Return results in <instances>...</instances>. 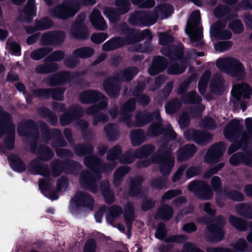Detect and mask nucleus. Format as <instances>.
<instances>
[{"label":"nucleus","mask_w":252,"mask_h":252,"mask_svg":"<svg viewBox=\"0 0 252 252\" xmlns=\"http://www.w3.org/2000/svg\"><path fill=\"white\" fill-rule=\"evenodd\" d=\"M200 21V12L195 10L192 12L189 17L186 32L189 34L190 40L195 46H199L203 37L202 29L198 27Z\"/></svg>","instance_id":"nucleus-2"},{"label":"nucleus","mask_w":252,"mask_h":252,"mask_svg":"<svg viewBox=\"0 0 252 252\" xmlns=\"http://www.w3.org/2000/svg\"><path fill=\"white\" fill-rule=\"evenodd\" d=\"M185 69L184 66H179L177 64L170 66L168 69V73L170 74H177L182 73Z\"/></svg>","instance_id":"nucleus-41"},{"label":"nucleus","mask_w":252,"mask_h":252,"mask_svg":"<svg viewBox=\"0 0 252 252\" xmlns=\"http://www.w3.org/2000/svg\"><path fill=\"white\" fill-rule=\"evenodd\" d=\"M186 167L185 166H181V167H180L178 171H177V172L176 173V174H175V175L173 177V181L174 182H176L178 180H179L180 178H181V177L184 172V171L185 170Z\"/></svg>","instance_id":"nucleus-59"},{"label":"nucleus","mask_w":252,"mask_h":252,"mask_svg":"<svg viewBox=\"0 0 252 252\" xmlns=\"http://www.w3.org/2000/svg\"><path fill=\"white\" fill-rule=\"evenodd\" d=\"M216 65L220 70L232 76L242 74L244 71L242 63L233 58L219 59L216 62Z\"/></svg>","instance_id":"nucleus-3"},{"label":"nucleus","mask_w":252,"mask_h":252,"mask_svg":"<svg viewBox=\"0 0 252 252\" xmlns=\"http://www.w3.org/2000/svg\"><path fill=\"white\" fill-rule=\"evenodd\" d=\"M49 49H39L33 51L31 55L32 58L34 60H39L42 58L46 53L49 52Z\"/></svg>","instance_id":"nucleus-42"},{"label":"nucleus","mask_w":252,"mask_h":252,"mask_svg":"<svg viewBox=\"0 0 252 252\" xmlns=\"http://www.w3.org/2000/svg\"><path fill=\"white\" fill-rule=\"evenodd\" d=\"M121 153V149L119 147H114L109 151L108 154V158L111 160L115 159Z\"/></svg>","instance_id":"nucleus-48"},{"label":"nucleus","mask_w":252,"mask_h":252,"mask_svg":"<svg viewBox=\"0 0 252 252\" xmlns=\"http://www.w3.org/2000/svg\"><path fill=\"white\" fill-rule=\"evenodd\" d=\"M200 187V183L198 182H193L189 185L188 189L189 191L193 192L196 195L200 198L204 199H209L212 196V192L211 189H209L208 187L204 188L202 190L203 194L200 195L197 191Z\"/></svg>","instance_id":"nucleus-12"},{"label":"nucleus","mask_w":252,"mask_h":252,"mask_svg":"<svg viewBox=\"0 0 252 252\" xmlns=\"http://www.w3.org/2000/svg\"><path fill=\"white\" fill-rule=\"evenodd\" d=\"M232 46V43L229 41H220L215 44L214 47L216 51L222 52L229 49Z\"/></svg>","instance_id":"nucleus-31"},{"label":"nucleus","mask_w":252,"mask_h":252,"mask_svg":"<svg viewBox=\"0 0 252 252\" xmlns=\"http://www.w3.org/2000/svg\"><path fill=\"white\" fill-rule=\"evenodd\" d=\"M241 129L239 121L237 120H232L225 128L224 135L226 138L232 141L237 136L238 132Z\"/></svg>","instance_id":"nucleus-11"},{"label":"nucleus","mask_w":252,"mask_h":252,"mask_svg":"<svg viewBox=\"0 0 252 252\" xmlns=\"http://www.w3.org/2000/svg\"><path fill=\"white\" fill-rule=\"evenodd\" d=\"M131 43L132 41L129 39L124 40L121 38H116L106 42L103 46V49L104 50H111Z\"/></svg>","instance_id":"nucleus-15"},{"label":"nucleus","mask_w":252,"mask_h":252,"mask_svg":"<svg viewBox=\"0 0 252 252\" xmlns=\"http://www.w3.org/2000/svg\"><path fill=\"white\" fill-rule=\"evenodd\" d=\"M52 25V22L48 19H44L36 23L35 28L37 30H43L50 28Z\"/></svg>","instance_id":"nucleus-33"},{"label":"nucleus","mask_w":252,"mask_h":252,"mask_svg":"<svg viewBox=\"0 0 252 252\" xmlns=\"http://www.w3.org/2000/svg\"><path fill=\"white\" fill-rule=\"evenodd\" d=\"M231 164L236 165L242 162L245 164H252V154L247 153L245 155L240 154L233 155L230 159Z\"/></svg>","instance_id":"nucleus-16"},{"label":"nucleus","mask_w":252,"mask_h":252,"mask_svg":"<svg viewBox=\"0 0 252 252\" xmlns=\"http://www.w3.org/2000/svg\"><path fill=\"white\" fill-rule=\"evenodd\" d=\"M104 13L111 22H115L118 19L117 12L110 8L106 9Z\"/></svg>","instance_id":"nucleus-39"},{"label":"nucleus","mask_w":252,"mask_h":252,"mask_svg":"<svg viewBox=\"0 0 252 252\" xmlns=\"http://www.w3.org/2000/svg\"><path fill=\"white\" fill-rule=\"evenodd\" d=\"M93 204L94 200L90 195L83 192H78L70 201L69 209L72 213L83 207H86L87 210H91Z\"/></svg>","instance_id":"nucleus-4"},{"label":"nucleus","mask_w":252,"mask_h":252,"mask_svg":"<svg viewBox=\"0 0 252 252\" xmlns=\"http://www.w3.org/2000/svg\"><path fill=\"white\" fill-rule=\"evenodd\" d=\"M173 40L172 36L168 34L161 33L159 35V42L162 45L166 44L168 42Z\"/></svg>","instance_id":"nucleus-50"},{"label":"nucleus","mask_w":252,"mask_h":252,"mask_svg":"<svg viewBox=\"0 0 252 252\" xmlns=\"http://www.w3.org/2000/svg\"><path fill=\"white\" fill-rule=\"evenodd\" d=\"M9 160L10 166L14 170L17 172H22L25 170V166L19 158L10 157Z\"/></svg>","instance_id":"nucleus-23"},{"label":"nucleus","mask_w":252,"mask_h":252,"mask_svg":"<svg viewBox=\"0 0 252 252\" xmlns=\"http://www.w3.org/2000/svg\"><path fill=\"white\" fill-rule=\"evenodd\" d=\"M245 123L247 131L243 134L242 142L252 144V118H247Z\"/></svg>","instance_id":"nucleus-20"},{"label":"nucleus","mask_w":252,"mask_h":252,"mask_svg":"<svg viewBox=\"0 0 252 252\" xmlns=\"http://www.w3.org/2000/svg\"><path fill=\"white\" fill-rule=\"evenodd\" d=\"M223 164L222 163H220V164H219L218 167L210 169L205 174L204 177L206 178L210 177L212 174H215L217 171H218L220 168H221L223 167Z\"/></svg>","instance_id":"nucleus-58"},{"label":"nucleus","mask_w":252,"mask_h":252,"mask_svg":"<svg viewBox=\"0 0 252 252\" xmlns=\"http://www.w3.org/2000/svg\"><path fill=\"white\" fill-rule=\"evenodd\" d=\"M154 150L153 147L152 146H146L143 147L141 149L138 150L135 156L138 158H141L143 156H145L152 152Z\"/></svg>","instance_id":"nucleus-37"},{"label":"nucleus","mask_w":252,"mask_h":252,"mask_svg":"<svg viewBox=\"0 0 252 252\" xmlns=\"http://www.w3.org/2000/svg\"><path fill=\"white\" fill-rule=\"evenodd\" d=\"M166 62L164 59L161 57H157L154 59L152 66L149 68V73L151 75H155L162 71L166 66Z\"/></svg>","instance_id":"nucleus-13"},{"label":"nucleus","mask_w":252,"mask_h":252,"mask_svg":"<svg viewBox=\"0 0 252 252\" xmlns=\"http://www.w3.org/2000/svg\"><path fill=\"white\" fill-rule=\"evenodd\" d=\"M181 193L180 190H170L166 192L163 196V199H170L174 196Z\"/></svg>","instance_id":"nucleus-54"},{"label":"nucleus","mask_w":252,"mask_h":252,"mask_svg":"<svg viewBox=\"0 0 252 252\" xmlns=\"http://www.w3.org/2000/svg\"><path fill=\"white\" fill-rule=\"evenodd\" d=\"M81 101L85 103H90L97 99H102L101 108L106 106V103L105 98L101 94L93 91H88L84 92L80 95Z\"/></svg>","instance_id":"nucleus-7"},{"label":"nucleus","mask_w":252,"mask_h":252,"mask_svg":"<svg viewBox=\"0 0 252 252\" xmlns=\"http://www.w3.org/2000/svg\"><path fill=\"white\" fill-rule=\"evenodd\" d=\"M211 184L214 189L218 191L220 187V178L218 177H214L212 179Z\"/></svg>","instance_id":"nucleus-55"},{"label":"nucleus","mask_w":252,"mask_h":252,"mask_svg":"<svg viewBox=\"0 0 252 252\" xmlns=\"http://www.w3.org/2000/svg\"><path fill=\"white\" fill-rule=\"evenodd\" d=\"M149 116L146 115L143 113L137 115L136 117V125L138 126H140L146 124L148 122L147 119H149Z\"/></svg>","instance_id":"nucleus-46"},{"label":"nucleus","mask_w":252,"mask_h":252,"mask_svg":"<svg viewBox=\"0 0 252 252\" xmlns=\"http://www.w3.org/2000/svg\"><path fill=\"white\" fill-rule=\"evenodd\" d=\"M229 26L230 29L236 33H239L241 32L243 30L242 23L239 20L232 22Z\"/></svg>","instance_id":"nucleus-47"},{"label":"nucleus","mask_w":252,"mask_h":252,"mask_svg":"<svg viewBox=\"0 0 252 252\" xmlns=\"http://www.w3.org/2000/svg\"><path fill=\"white\" fill-rule=\"evenodd\" d=\"M107 38V35L104 33L94 34L91 37L92 40L95 43H100Z\"/></svg>","instance_id":"nucleus-43"},{"label":"nucleus","mask_w":252,"mask_h":252,"mask_svg":"<svg viewBox=\"0 0 252 252\" xmlns=\"http://www.w3.org/2000/svg\"><path fill=\"white\" fill-rule=\"evenodd\" d=\"M131 139L133 145H138L144 141V134L140 130L132 131L131 133Z\"/></svg>","instance_id":"nucleus-27"},{"label":"nucleus","mask_w":252,"mask_h":252,"mask_svg":"<svg viewBox=\"0 0 252 252\" xmlns=\"http://www.w3.org/2000/svg\"><path fill=\"white\" fill-rule=\"evenodd\" d=\"M78 9H73L71 6L61 5L56 7L53 11V16L62 19L72 17L77 12Z\"/></svg>","instance_id":"nucleus-8"},{"label":"nucleus","mask_w":252,"mask_h":252,"mask_svg":"<svg viewBox=\"0 0 252 252\" xmlns=\"http://www.w3.org/2000/svg\"><path fill=\"white\" fill-rule=\"evenodd\" d=\"M173 211L168 206H162L158 211V216L163 220H169L172 216Z\"/></svg>","instance_id":"nucleus-24"},{"label":"nucleus","mask_w":252,"mask_h":252,"mask_svg":"<svg viewBox=\"0 0 252 252\" xmlns=\"http://www.w3.org/2000/svg\"><path fill=\"white\" fill-rule=\"evenodd\" d=\"M225 26L223 22H218L213 25L210 29L212 36H219L221 39H228L231 36V33L228 30L222 31Z\"/></svg>","instance_id":"nucleus-9"},{"label":"nucleus","mask_w":252,"mask_h":252,"mask_svg":"<svg viewBox=\"0 0 252 252\" xmlns=\"http://www.w3.org/2000/svg\"><path fill=\"white\" fill-rule=\"evenodd\" d=\"M174 164V158L171 156L164 157L160 161V169L161 173L164 174H169Z\"/></svg>","instance_id":"nucleus-17"},{"label":"nucleus","mask_w":252,"mask_h":252,"mask_svg":"<svg viewBox=\"0 0 252 252\" xmlns=\"http://www.w3.org/2000/svg\"><path fill=\"white\" fill-rule=\"evenodd\" d=\"M211 72L209 71H206L201 77L198 84V89L200 93L203 94L206 88L208 80L210 77Z\"/></svg>","instance_id":"nucleus-26"},{"label":"nucleus","mask_w":252,"mask_h":252,"mask_svg":"<svg viewBox=\"0 0 252 252\" xmlns=\"http://www.w3.org/2000/svg\"><path fill=\"white\" fill-rule=\"evenodd\" d=\"M165 235V230L164 225L162 224H160L156 231V237L159 239H162L164 238Z\"/></svg>","instance_id":"nucleus-51"},{"label":"nucleus","mask_w":252,"mask_h":252,"mask_svg":"<svg viewBox=\"0 0 252 252\" xmlns=\"http://www.w3.org/2000/svg\"><path fill=\"white\" fill-rule=\"evenodd\" d=\"M225 147L223 143L213 146L207 153L205 159L208 162L217 161L225 151Z\"/></svg>","instance_id":"nucleus-6"},{"label":"nucleus","mask_w":252,"mask_h":252,"mask_svg":"<svg viewBox=\"0 0 252 252\" xmlns=\"http://www.w3.org/2000/svg\"><path fill=\"white\" fill-rule=\"evenodd\" d=\"M228 196L231 199L236 201H241L244 198V196L241 193L237 191L231 192Z\"/></svg>","instance_id":"nucleus-53"},{"label":"nucleus","mask_w":252,"mask_h":252,"mask_svg":"<svg viewBox=\"0 0 252 252\" xmlns=\"http://www.w3.org/2000/svg\"><path fill=\"white\" fill-rule=\"evenodd\" d=\"M122 213V209L118 206H113L111 208L110 212L106 217L107 221L112 223L114 220Z\"/></svg>","instance_id":"nucleus-25"},{"label":"nucleus","mask_w":252,"mask_h":252,"mask_svg":"<svg viewBox=\"0 0 252 252\" xmlns=\"http://www.w3.org/2000/svg\"><path fill=\"white\" fill-rule=\"evenodd\" d=\"M196 152V148L193 145H187L180 150L178 153V159L184 160L191 156Z\"/></svg>","instance_id":"nucleus-19"},{"label":"nucleus","mask_w":252,"mask_h":252,"mask_svg":"<svg viewBox=\"0 0 252 252\" xmlns=\"http://www.w3.org/2000/svg\"><path fill=\"white\" fill-rule=\"evenodd\" d=\"M166 111L168 113H172L175 111L174 101L169 102L165 107Z\"/></svg>","instance_id":"nucleus-63"},{"label":"nucleus","mask_w":252,"mask_h":252,"mask_svg":"<svg viewBox=\"0 0 252 252\" xmlns=\"http://www.w3.org/2000/svg\"><path fill=\"white\" fill-rule=\"evenodd\" d=\"M6 48L12 51V54L16 56L20 55V47L19 45L15 42H7Z\"/></svg>","instance_id":"nucleus-44"},{"label":"nucleus","mask_w":252,"mask_h":252,"mask_svg":"<svg viewBox=\"0 0 252 252\" xmlns=\"http://www.w3.org/2000/svg\"><path fill=\"white\" fill-rule=\"evenodd\" d=\"M183 228L187 232H191L196 229V227L194 223H189L184 225Z\"/></svg>","instance_id":"nucleus-61"},{"label":"nucleus","mask_w":252,"mask_h":252,"mask_svg":"<svg viewBox=\"0 0 252 252\" xmlns=\"http://www.w3.org/2000/svg\"><path fill=\"white\" fill-rule=\"evenodd\" d=\"M63 57V54L61 51L55 52L52 54V59L54 61H59Z\"/></svg>","instance_id":"nucleus-62"},{"label":"nucleus","mask_w":252,"mask_h":252,"mask_svg":"<svg viewBox=\"0 0 252 252\" xmlns=\"http://www.w3.org/2000/svg\"><path fill=\"white\" fill-rule=\"evenodd\" d=\"M232 95L237 100H239L241 97L249 98L252 94V90L246 84H239L234 86L231 91Z\"/></svg>","instance_id":"nucleus-10"},{"label":"nucleus","mask_w":252,"mask_h":252,"mask_svg":"<svg viewBox=\"0 0 252 252\" xmlns=\"http://www.w3.org/2000/svg\"><path fill=\"white\" fill-rule=\"evenodd\" d=\"M116 4L118 6V13L120 14H124L129 10V3L127 0H118Z\"/></svg>","instance_id":"nucleus-30"},{"label":"nucleus","mask_w":252,"mask_h":252,"mask_svg":"<svg viewBox=\"0 0 252 252\" xmlns=\"http://www.w3.org/2000/svg\"><path fill=\"white\" fill-rule=\"evenodd\" d=\"M227 11V9L222 6L218 7L214 11L215 15L217 17H220Z\"/></svg>","instance_id":"nucleus-57"},{"label":"nucleus","mask_w":252,"mask_h":252,"mask_svg":"<svg viewBox=\"0 0 252 252\" xmlns=\"http://www.w3.org/2000/svg\"><path fill=\"white\" fill-rule=\"evenodd\" d=\"M94 54V50L90 48H81L74 51V54L77 57L87 58Z\"/></svg>","instance_id":"nucleus-28"},{"label":"nucleus","mask_w":252,"mask_h":252,"mask_svg":"<svg viewBox=\"0 0 252 252\" xmlns=\"http://www.w3.org/2000/svg\"><path fill=\"white\" fill-rule=\"evenodd\" d=\"M201 100V98L196 95V92H192L189 93L186 96V98L184 99V101L186 103H198L200 102Z\"/></svg>","instance_id":"nucleus-35"},{"label":"nucleus","mask_w":252,"mask_h":252,"mask_svg":"<svg viewBox=\"0 0 252 252\" xmlns=\"http://www.w3.org/2000/svg\"><path fill=\"white\" fill-rule=\"evenodd\" d=\"M95 243L94 240L88 241L85 244L84 252H95Z\"/></svg>","instance_id":"nucleus-49"},{"label":"nucleus","mask_w":252,"mask_h":252,"mask_svg":"<svg viewBox=\"0 0 252 252\" xmlns=\"http://www.w3.org/2000/svg\"><path fill=\"white\" fill-rule=\"evenodd\" d=\"M198 174V170L196 167H190L189 168L186 172L187 176L191 178Z\"/></svg>","instance_id":"nucleus-60"},{"label":"nucleus","mask_w":252,"mask_h":252,"mask_svg":"<svg viewBox=\"0 0 252 252\" xmlns=\"http://www.w3.org/2000/svg\"><path fill=\"white\" fill-rule=\"evenodd\" d=\"M135 108V101L133 100H130L127 101L122 107L121 113L122 115L126 114L134 110Z\"/></svg>","instance_id":"nucleus-32"},{"label":"nucleus","mask_w":252,"mask_h":252,"mask_svg":"<svg viewBox=\"0 0 252 252\" xmlns=\"http://www.w3.org/2000/svg\"><path fill=\"white\" fill-rule=\"evenodd\" d=\"M184 136L188 140H192L198 144L203 145L208 142L212 136L208 134L202 133L197 130L188 129L184 133Z\"/></svg>","instance_id":"nucleus-5"},{"label":"nucleus","mask_w":252,"mask_h":252,"mask_svg":"<svg viewBox=\"0 0 252 252\" xmlns=\"http://www.w3.org/2000/svg\"><path fill=\"white\" fill-rule=\"evenodd\" d=\"M229 221L230 223L232 225H233L238 229L243 230L245 228L244 224L243 222L241 220L233 216H230L229 217Z\"/></svg>","instance_id":"nucleus-40"},{"label":"nucleus","mask_w":252,"mask_h":252,"mask_svg":"<svg viewBox=\"0 0 252 252\" xmlns=\"http://www.w3.org/2000/svg\"><path fill=\"white\" fill-rule=\"evenodd\" d=\"M224 224V220L220 218V220L218 221L217 223L214 224L212 225H208L207 228L209 231L212 233L218 240H220L223 236V233L221 229V227Z\"/></svg>","instance_id":"nucleus-18"},{"label":"nucleus","mask_w":252,"mask_h":252,"mask_svg":"<svg viewBox=\"0 0 252 252\" xmlns=\"http://www.w3.org/2000/svg\"><path fill=\"white\" fill-rule=\"evenodd\" d=\"M124 217L128 228V233L127 234V237L129 238L131 235L130 230L131 229V223L134 219L133 208L131 205H129L127 206L124 214Z\"/></svg>","instance_id":"nucleus-22"},{"label":"nucleus","mask_w":252,"mask_h":252,"mask_svg":"<svg viewBox=\"0 0 252 252\" xmlns=\"http://www.w3.org/2000/svg\"><path fill=\"white\" fill-rule=\"evenodd\" d=\"M64 34L63 32L58 33H48L42 36L43 41L45 43H53L56 40L63 41L64 38Z\"/></svg>","instance_id":"nucleus-21"},{"label":"nucleus","mask_w":252,"mask_h":252,"mask_svg":"<svg viewBox=\"0 0 252 252\" xmlns=\"http://www.w3.org/2000/svg\"><path fill=\"white\" fill-rule=\"evenodd\" d=\"M90 18L93 25L96 29L101 31L106 29V24L98 10L94 9Z\"/></svg>","instance_id":"nucleus-14"},{"label":"nucleus","mask_w":252,"mask_h":252,"mask_svg":"<svg viewBox=\"0 0 252 252\" xmlns=\"http://www.w3.org/2000/svg\"><path fill=\"white\" fill-rule=\"evenodd\" d=\"M35 11L34 1L30 0L26 6L25 13L28 16H33L35 15Z\"/></svg>","instance_id":"nucleus-34"},{"label":"nucleus","mask_w":252,"mask_h":252,"mask_svg":"<svg viewBox=\"0 0 252 252\" xmlns=\"http://www.w3.org/2000/svg\"><path fill=\"white\" fill-rule=\"evenodd\" d=\"M156 13L149 14L142 11L134 12L129 18V22L133 25L149 26L154 24L159 14L162 18L169 16L173 11L170 5H164L156 8Z\"/></svg>","instance_id":"nucleus-1"},{"label":"nucleus","mask_w":252,"mask_h":252,"mask_svg":"<svg viewBox=\"0 0 252 252\" xmlns=\"http://www.w3.org/2000/svg\"><path fill=\"white\" fill-rule=\"evenodd\" d=\"M63 91L59 89H55L53 90H48V94L50 95L54 99L60 100L62 98Z\"/></svg>","instance_id":"nucleus-45"},{"label":"nucleus","mask_w":252,"mask_h":252,"mask_svg":"<svg viewBox=\"0 0 252 252\" xmlns=\"http://www.w3.org/2000/svg\"><path fill=\"white\" fill-rule=\"evenodd\" d=\"M32 172L35 174H41L43 176L47 175L48 174V170L46 166L37 165L33 168Z\"/></svg>","instance_id":"nucleus-38"},{"label":"nucleus","mask_w":252,"mask_h":252,"mask_svg":"<svg viewBox=\"0 0 252 252\" xmlns=\"http://www.w3.org/2000/svg\"><path fill=\"white\" fill-rule=\"evenodd\" d=\"M132 2L140 7H151L155 5V2L153 0H147L143 1L144 0H131Z\"/></svg>","instance_id":"nucleus-36"},{"label":"nucleus","mask_w":252,"mask_h":252,"mask_svg":"<svg viewBox=\"0 0 252 252\" xmlns=\"http://www.w3.org/2000/svg\"><path fill=\"white\" fill-rule=\"evenodd\" d=\"M105 210L104 208L101 209L98 211L94 216L95 220L97 222H100L103 215V212Z\"/></svg>","instance_id":"nucleus-64"},{"label":"nucleus","mask_w":252,"mask_h":252,"mask_svg":"<svg viewBox=\"0 0 252 252\" xmlns=\"http://www.w3.org/2000/svg\"><path fill=\"white\" fill-rule=\"evenodd\" d=\"M188 123L189 119L188 117L184 115L180 116L179 120V124L182 128L185 127L188 125Z\"/></svg>","instance_id":"nucleus-56"},{"label":"nucleus","mask_w":252,"mask_h":252,"mask_svg":"<svg viewBox=\"0 0 252 252\" xmlns=\"http://www.w3.org/2000/svg\"><path fill=\"white\" fill-rule=\"evenodd\" d=\"M129 168L128 166H123L119 168L114 174V182L115 184H117L121 180L122 177L128 173Z\"/></svg>","instance_id":"nucleus-29"},{"label":"nucleus","mask_w":252,"mask_h":252,"mask_svg":"<svg viewBox=\"0 0 252 252\" xmlns=\"http://www.w3.org/2000/svg\"><path fill=\"white\" fill-rule=\"evenodd\" d=\"M161 127L159 125H153L149 129V134L150 136H154L158 134Z\"/></svg>","instance_id":"nucleus-52"}]
</instances>
